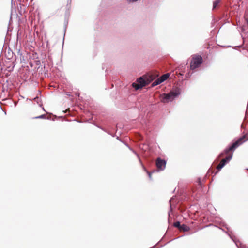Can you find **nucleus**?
<instances>
[{"mask_svg":"<svg viewBox=\"0 0 248 248\" xmlns=\"http://www.w3.org/2000/svg\"><path fill=\"white\" fill-rule=\"evenodd\" d=\"M129 2H134L138 1L139 0H127Z\"/></svg>","mask_w":248,"mask_h":248,"instance_id":"nucleus-21","label":"nucleus"},{"mask_svg":"<svg viewBox=\"0 0 248 248\" xmlns=\"http://www.w3.org/2000/svg\"><path fill=\"white\" fill-rule=\"evenodd\" d=\"M166 161L165 159L158 157L156 160V166L158 169L156 171L163 170L166 168Z\"/></svg>","mask_w":248,"mask_h":248,"instance_id":"nucleus-6","label":"nucleus"},{"mask_svg":"<svg viewBox=\"0 0 248 248\" xmlns=\"http://www.w3.org/2000/svg\"><path fill=\"white\" fill-rule=\"evenodd\" d=\"M124 144L128 148V149L131 151L133 153H134L135 154V155L137 156V157H138L139 160L140 162H141V159L139 155V154L135 151L132 148H131L129 145L128 144H127L126 143H125L124 142V141H122Z\"/></svg>","mask_w":248,"mask_h":248,"instance_id":"nucleus-8","label":"nucleus"},{"mask_svg":"<svg viewBox=\"0 0 248 248\" xmlns=\"http://www.w3.org/2000/svg\"><path fill=\"white\" fill-rule=\"evenodd\" d=\"M174 199V197H172L170 200H169V202H170V211H169L170 212L172 210V208H171V202H172V201Z\"/></svg>","mask_w":248,"mask_h":248,"instance_id":"nucleus-17","label":"nucleus"},{"mask_svg":"<svg viewBox=\"0 0 248 248\" xmlns=\"http://www.w3.org/2000/svg\"><path fill=\"white\" fill-rule=\"evenodd\" d=\"M180 93V90L178 88L172 90L168 93H162L160 95L161 102L163 103L172 102L175 98L178 97Z\"/></svg>","mask_w":248,"mask_h":248,"instance_id":"nucleus-2","label":"nucleus"},{"mask_svg":"<svg viewBox=\"0 0 248 248\" xmlns=\"http://www.w3.org/2000/svg\"><path fill=\"white\" fill-rule=\"evenodd\" d=\"M34 119H46L48 120H51V117H46L45 114H42L38 116L34 117Z\"/></svg>","mask_w":248,"mask_h":248,"instance_id":"nucleus-14","label":"nucleus"},{"mask_svg":"<svg viewBox=\"0 0 248 248\" xmlns=\"http://www.w3.org/2000/svg\"><path fill=\"white\" fill-rule=\"evenodd\" d=\"M187 75H189V74H186V75L187 76ZM189 76H190L189 75H188Z\"/></svg>","mask_w":248,"mask_h":248,"instance_id":"nucleus-28","label":"nucleus"},{"mask_svg":"<svg viewBox=\"0 0 248 248\" xmlns=\"http://www.w3.org/2000/svg\"><path fill=\"white\" fill-rule=\"evenodd\" d=\"M141 165H142L144 170L147 172V173L148 174V177H149V178L150 180H152V174L155 172H156V170H153L151 172H150L149 171H148L146 168L144 167V166L143 165V163H142V162H140Z\"/></svg>","mask_w":248,"mask_h":248,"instance_id":"nucleus-7","label":"nucleus"},{"mask_svg":"<svg viewBox=\"0 0 248 248\" xmlns=\"http://www.w3.org/2000/svg\"><path fill=\"white\" fill-rule=\"evenodd\" d=\"M173 225L174 227L177 228L179 229L181 224L180 221H177L173 223Z\"/></svg>","mask_w":248,"mask_h":248,"instance_id":"nucleus-16","label":"nucleus"},{"mask_svg":"<svg viewBox=\"0 0 248 248\" xmlns=\"http://www.w3.org/2000/svg\"><path fill=\"white\" fill-rule=\"evenodd\" d=\"M198 184L200 186H202V180H201V178H199L198 179Z\"/></svg>","mask_w":248,"mask_h":248,"instance_id":"nucleus-20","label":"nucleus"},{"mask_svg":"<svg viewBox=\"0 0 248 248\" xmlns=\"http://www.w3.org/2000/svg\"><path fill=\"white\" fill-rule=\"evenodd\" d=\"M243 124H242L241 125V127H243Z\"/></svg>","mask_w":248,"mask_h":248,"instance_id":"nucleus-26","label":"nucleus"},{"mask_svg":"<svg viewBox=\"0 0 248 248\" xmlns=\"http://www.w3.org/2000/svg\"><path fill=\"white\" fill-rule=\"evenodd\" d=\"M38 99H39L38 97H36L34 98V100H35V101H37Z\"/></svg>","mask_w":248,"mask_h":248,"instance_id":"nucleus-22","label":"nucleus"},{"mask_svg":"<svg viewBox=\"0 0 248 248\" xmlns=\"http://www.w3.org/2000/svg\"><path fill=\"white\" fill-rule=\"evenodd\" d=\"M162 83L161 80L160 79V78L155 80L152 83V87H155V86H157L160 84Z\"/></svg>","mask_w":248,"mask_h":248,"instance_id":"nucleus-12","label":"nucleus"},{"mask_svg":"<svg viewBox=\"0 0 248 248\" xmlns=\"http://www.w3.org/2000/svg\"><path fill=\"white\" fill-rule=\"evenodd\" d=\"M226 164L222 161L220 163L217 167V169L219 171Z\"/></svg>","mask_w":248,"mask_h":248,"instance_id":"nucleus-15","label":"nucleus"},{"mask_svg":"<svg viewBox=\"0 0 248 248\" xmlns=\"http://www.w3.org/2000/svg\"><path fill=\"white\" fill-rule=\"evenodd\" d=\"M124 144L128 148V149L131 151L133 153H134L135 154V155L137 156V157H138L139 160L140 162H141V159L139 155V154L135 151L132 148H131L129 145L128 144H127L126 143H125L124 142V141H122Z\"/></svg>","mask_w":248,"mask_h":248,"instance_id":"nucleus-9","label":"nucleus"},{"mask_svg":"<svg viewBox=\"0 0 248 248\" xmlns=\"http://www.w3.org/2000/svg\"><path fill=\"white\" fill-rule=\"evenodd\" d=\"M243 46V45H239V46H235L234 47V49H236V50H237L238 49V48H241Z\"/></svg>","mask_w":248,"mask_h":248,"instance_id":"nucleus-19","label":"nucleus"},{"mask_svg":"<svg viewBox=\"0 0 248 248\" xmlns=\"http://www.w3.org/2000/svg\"><path fill=\"white\" fill-rule=\"evenodd\" d=\"M112 137H114V135H111Z\"/></svg>","mask_w":248,"mask_h":248,"instance_id":"nucleus-27","label":"nucleus"},{"mask_svg":"<svg viewBox=\"0 0 248 248\" xmlns=\"http://www.w3.org/2000/svg\"><path fill=\"white\" fill-rule=\"evenodd\" d=\"M244 136H245V138L243 139V140H245V141H246V140H245V138H246V135H244ZM243 136H244V135H243ZM248 140V139L246 140Z\"/></svg>","mask_w":248,"mask_h":248,"instance_id":"nucleus-24","label":"nucleus"},{"mask_svg":"<svg viewBox=\"0 0 248 248\" xmlns=\"http://www.w3.org/2000/svg\"><path fill=\"white\" fill-rule=\"evenodd\" d=\"M147 85V82L145 78L140 77L137 79L136 82H133L132 84V87L135 90L141 89L143 87Z\"/></svg>","mask_w":248,"mask_h":248,"instance_id":"nucleus-5","label":"nucleus"},{"mask_svg":"<svg viewBox=\"0 0 248 248\" xmlns=\"http://www.w3.org/2000/svg\"><path fill=\"white\" fill-rule=\"evenodd\" d=\"M245 137V136H244L238 138L236 140L226 148L223 152L219 154L218 156L220 158L223 157L225 155H228L225 158L221 160L223 163L226 164L231 160L233 156V152L245 142V140H243Z\"/></svg>","mask_w":248,"mask_h":248,"instance_id":"nucleus-1","label":"nucleus"},{"mask_svg":"<svg viewBox=\"0 0 248 248\" xmlns=\"http://www.w3.org/2000/svg\"><path fill=\"white\" fill-rule=\"evenodd\" d=\"M170 76V74L169 73H166V74L162 75L160 77V78L162 82H163L165 81V80H166L169 78Z\"/></svg>","mask_w":248,"mask_h":248,"instance_id":"nucleus-11","label":"nucleus"},{"mask_svg":"<svg viewBox=\"0 0 248 248\" xmlns=\"http://www.w3.org/2000/svg\"><path fill=\"white\" fill-rule=\"evenodd\" d=\"M43 110L46 111V110H45V108H43Z\"/></svg>","mask_w":248,"mask_h":248,"instance_id":"nucleus-25","label":"nucleus"},{"mask_svg":"<svg viewBox=\"0 0 248 248\" xmlns=\"http://www.w3.org/2000/svg\"><path fill=\"white\" fill-rule=\"evenodd\" d=\"M220 2V0H216L213 2L212 10H214L218 5Z\"/></svg>","mask_w":248,"mask_h":248,"instance_id":"nucleus-13","label":"nucleus"},{"mask_svg":"<svg viewBox=\"0 0 248 248\" xmlns=\"http://www.w3.org/2000/svg\"><path fill=\"white\" fill-rule=\"evenodd\" d=\"M203 62L202 57L198 54H196L192 57V61L190 63L191 70H194L199 68Z\"/></svg>","mask_w":248,"mask_h":248,"instance_id":"nucleus-4","label":"nucleus"},{"mask_svg":"<svg viewBox=\"0 0 248 248\" xmlns=\"http://www.w3.org/2000/svg\"><path fill=\"white\" fill-rule=\"evenodd\" d=\"M190 229L189 227L186 224H181L179 230L184 232H187Z\"/></svg>","mask_w":248,"mask_h":248,"instance_id":"nucleus-10","label":"nucleus"},{"mask_svg":"<svg viewBox=\"0 0 248 248\" xmlns=\"http://www.w3.org/2000/svg\"><path fill=\"white\" fill-rule=\"evenodd\" d=\"M223 226L226 228V229L227 230V231H225L222 228H220L221 230H222L225 233L228 234V235L230 237V238L234 242L236 246L238 248H246V246L243 243H242L239 240L237 239L236 236L234 235L232 232V231L230 230V228L228 227L227 225L226 224H224L223 225Z\"/></svg>","mask_w":248,"mask_h":248,"instance_id":"nucleus-3","label":"nucleus"},{"mask_svg":"<svg viewBox=\"0 0 248 248\" xmlns=\"http://www.w3.org/2000/svg\"><path fill=\"white\" fill-rule=\"evenodd\" d=\"M116 139L118 140L119 141H121V142L122 141L118 136L117 137Z\"/></svg>","mask_w":248,"mask_h":248,"instance_id":"nucleus-23","label":"nucleus"},{"mask_svg":"<svg viewBox=\"0 0 248 248\" xmlns=\"http://www.w3.org/2000/svg\"><path fill=\"white\" fill-rule=\"evenodd\" d=\"M96 126L99 128L100 129H102V130H103L104 131L107 132V133H108V134H110V135H111V133L109 132H108L106 130H105L104 128H103V127H101V126H98L97 125H96Z\"/></svg>","mask_w":248,"mask_h":248,"instance_id":"nucleus-18","label":"nucleus"}]
</instances>
